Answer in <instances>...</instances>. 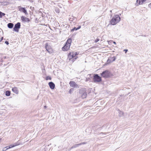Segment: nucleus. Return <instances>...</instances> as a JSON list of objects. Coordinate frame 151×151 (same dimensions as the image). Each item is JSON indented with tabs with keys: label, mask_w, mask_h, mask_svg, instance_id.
Segmentation results:
<instances>
[{
	"label": "nucleus",
	"mask_w": 151,
	"mask_h": 151,
	"mask_svg": "<svg viewBox=\"0 0 151 151\" xmlns=\"http://www.w3.org/2000/svg\"><path fill=\"white\" fill-rule=\"evenodd\" d=\"M46 80H51V78L50 76H47L46 77Z\"/></svg>",
	"instance_id": "obj_23"
},
{
	"label": "nucleus",
	"mask_w": 151,
	"mask_h": 151,
	"mask_svg": "<svg viewBox=\"0 0 151 151\" xmlns=\"http://www.w3.org/2000/svg\"><path fill=\"white\" fill-rule=\"evenodd\" d=\"M8 27L9 28H12L14 26V24L12 23H10L8 24Z\"/></svg>",
	"instance_id": "obj_17"
},
{
	"label": "nucleus",
	"mask_w": 151,
	"mask_h": 151,
	"mask_svg": "<svg viewBox=\"0 0 151 151\" xmlns=\"http://www.w3.org/2000/svg\"><path fill=\"white\" fill-rule=\"evenodd\" d=\"M71 91V90H70L69 91V92H70Z\"/></svg>",
	"instance_id": "obj_39"
},
{
	"label": "nucleus",
	"mask_w": 151,
	"mask_h": 151,
	"mask_svg": "<svg viewBox=\"0 0 151 151\" xmlns=\"http://www.w3.org/2000/svg\"><path fill=\"white\" fill-rule=\"evenodd\" d=\"M120 20V18L118 15H116L110 21V23L112 25H115L119 23Z\"/></svg>",
	"instance_id": "obj_1"
},
{
	"label": "nucleus",
	"mask_w": 151,
	"mask_h": 151,
	"mask_svg": "<svg viewBox=\"0 0 151 151\" xmlns=\"http://www.w3.org/2000/svg\"><path fill=\"white\" fill-rule=\"evenodd\" d=\"M5 15V14L2 12L0 11V18L2 17L3 16H4Z\"/></svg>",
	"instance_id": "obj_22"
},
{
	"label": "nucleus",
	"mask_w": 151,
	"mask_h": 151,
	"mask_svg": "<svg viewBox=\"0 0 151 151\" xmlns=\"http://www.w3.org/2000/svg\"><path fill=\"white\" fill-rule=\"evenodd\" d=\"M69 84L70 86L72 87H78V85L75 82L73 81H70L69 83Z\"/></svg>",
	"instance_id": "obj_10"
},
{
	"label": "nucleus",
	"mask_w": 151,
	"mask_h": 151,
	"mask_svg": "<svg viewBox=\"0 0 151 151\" xmlns=\"http://www.w3.org/2000/svg\"><path fill=\"white\" fill-rule=\"evenodd\" d=\"M21 19L22 21L24 22H29L30 21V20L28 18H27L24 16H22L21 17Z\"/></svg>",
	"instance_id": "obj_11"
},
{
	"label": "nucleus",
	"mask_w": 151,
	"mask_h": 151,
	"mask_svg": "<svg viewBox=\"0 0 151 151\" xmlns=\"http://www.w3.org/2000/svg\"><path fill=\"white\" fill-rule=\"evenodd\" d=\"M111 11H112L111 10L110 11L111 12Z\"/></svg>",
	"instance_id": "obj_43"
},
{
	"label": "nucleus",
	"mask_w": 151,
	"mask_h": 151,
	"mask_svg": "<svg viewBox=\"0 0 151 151\" xmlns=\"http://www.w3.org/2000/svg\"><path fill=\"white\" fill-rule=\"evenodd\" d=\"M119 116H122L123 115V112L120 111H119Z\"/></svg>",
	"instance_id": "obj_21"
},
{
	"label": "nucleus",
	"mask_w": 151,
	"mask_h": 151,
	"mask_svg": "<svg viewBox=\"0 0 151 151\" xmlns=\"http://www.w3.org/2000/svg\"><path fill=\"white\" fill-rule=\"evenodd\" d=\"M79 93L81 97L83 99L86 98L87 93L85 89H81L80 90Z\"/></svg>",
	"instance_id": "obj_5"
},
{
	"label": "nucleus",
	"mask_w": 151,
	"mask_h": 151,
	"mask_svg": "<svg viewBox=\"0 0 151 151\" xmlns=\"http://www.w3.org/2000/svg\"><path fill=\"white\" fill-rule=\"evenodd\" d=\"M71 42L72 40L70 38L68 39L65 45L62 47V50L64 51L68 50L70 48Z\"/></svg>",
	"instance_id": "obj_3"
},
{
	"label": "nucleus",
	"mask_w": 151,
	"mask_h": 151,
	"mask_svg": "<svg viewBox=\"0 0 151 151\" xmlns=\"http://www.w3.org/2000/svg\"><path fill=\"white\" fill-rule=\"evenodd\" d=\"M19 145V144H18L17 143H16L14 144L13 145H10L9 146V148H12V147H14L15 146H17L18 145Z\"/></svg>",
	"instance_id": "obj_16"
},
{
	"label": "nucleus",
	"mask_w": 151,
	"mask_h": 151,
	"mask_svg": "<svg viewBox=\"0 0 151 151\" xmlns=\"http://www.w3.org/2000/svg\"><path fill=\"white\" fill-rule=\"evenodd\" d=\"M65 25H67V24H65Z\"/></svg>",
	"instance_id": "obj_42"
},
{
	"label": "nucleus",
	"mask_w": 151,
	"mask_h": 151,
	"mask_svg": "<svg viewBox=\"0 0 151 151\" xmlns=\"http://www.w3.org/2000/svg\"><path fill=\"white\" fill-rule=\"evenodd\" d=\"M61 5H62L61 4H60V5H58V6H59V7H60V8H62V7H61Z\"/></svg>",
	"instance_id": "obj_32"
},
{
	"label": "nucleus",
	"mask_w": 151,
	"mask_h": 151,
	"mask_svg": "<svg viewBox=\"0 0 151 151\" xmlns=\"http://www.w3.org/2000/svg\"><path fill=\"white\" fill-rule=\"evenodd\" d=\"M71 91V90H70L69 91V92H70Z\"/></svg>",
	"instance_id": "obj_37"
},
{
	"label": "nucleus",
	"mask_w": 151,
	"mask_h": 151,
	"mask_svg": "<svg viewBox=\"0 0 151 151\" xmlns=\"http://www.w3.org/2000/svg\"><path fill=\"white\" fill-rule=\"evenodd\" d=\"M93 80L95 83H98L101 81V78L98 74H96L93 76Z\"/></svg>",
	"instance_id": "obj_6"
},
{
	"label": "nucleus",
	"mask_w": 151,
	"mask_h": 151,
	"mask_svg": "<svg viewBox=\"0 0 151 151\" xmlns=\"http://www.w3.org/2000/svg\"><path fill=\"white\" fill-rule=\"evenodd\" d=\"M81 27V26H79L77 28H76L75 27H74L73 29H72L71 30V31H73L75 30H78V29H80Z\"/></svg>",
	"instance_id": "obj_19"
},
{
	"label": "nucleus",
	"mask_w": 151,
	"mask_h": 151,
	"mask_svg": "<svg viewBox=\"0 0 151 151\" xmlns=\"http://www.w3.org/2000/svg\"><path fill=\"white\" fill-rule=\"evenodd\" d=\"M146 0H137V5H141L143 4Z\"/></svg>",
	"instance_id": "obj_12"
},
{
	"label": "nucleus",
	"mask_w": 151,
	"mask_h": 151,
	"mask_svg": "<svg viewBox=\"0 0 151 151\" xmlns=\"http://www.w3.org/2000/svg\"><path fill=\"white\" fill-rule=\"evenodd\" d=\"M5 150H6L9 149H10V148H9V146H6V147H4V149H5Z\"/></svg>",
	"instance_id": "obj_26"
},
{
	"label": "nucleus",
	"mask_w": 151,
	"mask_h": 151,
	"mask_svg": "<svg viewBox=\"0 0 151 151\" xmlns=\"http://www.w3.org/2000/svg\"><path fill=\"white\" fill-rule=\"evenodd\" d=\"M48 84L51 89H54L55 87V84L52 82H50Z\"/></svg>",
	"instance_id": "obj_14"
},
{
	"label": "nucleus",
	"mask_w": 151,
	"mask_h": 151,
	"mask_svg": "<svg viewBox=\"0 0 151 151\" xmlns=\"http://www.w3.org/2000/svg\"><path fill=\"white\" fill-rule=\"evenodd\" d=\"M86 22H87V21H85L84 23V24H85V23L87 24H87H88V22L87 23Z\"/></svg>",
	"instance_id": "obj_34"
},
{
	"label": "nucleus",
	"mask_w": 151,
	"mask_h": 151,
	"mask_svg": "<svg viewBox=\"0 0 151 151\" xmlns=\"http://www.w3.org/2000/svg\"><path fill=\"white\" fill-rule=\"evenodd\" d=\"M55 12L57 13H59L60 12V10L58 8H56L55 9Z\"/></svg>",
	"instance_id": "obj_24"
},
{
	"label": "nucleus",
	"mask_w": 151,
	"mask_h": 151,
	"mask_svg": "<svg viewBox=\"0 0 151 151\" xmlns=\"http://www.w3.org/2000/svg\"><path fill=\"white\" fill-rule=\"evenodd\" d=\"M78 52H70L68 55V58L70 60L72 58H73V61H75L77 58L78 57L76 56L78 54Z\"/></svg>",
	"instance_id": "obj_2"
},
{
	"label": "nucleus",
	"mask_w": 151,
	"mask_h": 151,
	"mask_svg": "<svg viewBox=\"0 0 151 151\" xmlns=\"http://www.w3.org/2000/svg\"><path fill=\"white\" fill-rule=\"evenodd\" d=\"M71 91V90H70L69 91V92H70Z\"/></svg>",
	"instance_id": "obj_40"
},
{
	"label": "nucleus",
	"mask_w": 151,
	"mask_h": 151,
	"mask_svg": "<svg viewBox=\"0 0 151 151\" xmlns=\"http://www.w3.org/2000/svg\"><path fill=\"white\" fill-rule=\"evenodd\" d=\"M20 22H18L17 24H16L13 28L14 31L18 32V29L20 27Z\"/></svg>",
	"instance_id": "obj_8"
},
{
	"label": "nucleus",
	"mask_w": 151,
	"mask_h": 151,
	"mask_svg": "<svg viewBox=\"0 0 151 151\" xmlns=\"http://www.w3.org/2000/svg\"><path fill=\"white\" fill-rule=\"evenodd\" d=\"M19 10L21 12L24 13L25 14H27V10L25 9V8L22 7L21 6L19 7Z\"/></svg>",
	"instance_id": "obj_9"
},
{
	"label": "nucleus",
	"mask_w": 151,
	"mask_h": 151,
	"mask_svg": "<svg viewBox=\"0 0 151 151\" xmlns=\"http://www.w3.org/2000/svg\"><path fill=\"white\" fill-rule=\"evenodd\" d=\"M148 7L149 8H150V9H151V3H150L149 5H148Z\"/></svg>",
	"instance_id": "obj_28"
},
{
	"label": "nucleus",
	"mask_w": 151,
	"mask_h": 151,
	"mask_svg": "<svg viewBox=\"0 0 151 151\" xmlns=\"http://www.w3.org/2000/svg\"><path fill=\"white\" fill-rule=\"evenodd\" d=\"M81 145V144H75L73 145L72 147H71V149L73 148H76L77 147H78L79 146Z\"/></svg>",
	"instance_id": "obj_18"
},
{
	"label": "nucleus",
	"mask_w": 151,
	"mask_h": 151,
	"mask_svg": "<svg viewBox=\"0 0 151 151\" xmlns=\"http://www.w3.org/2000/svg\"><path fill=\"white\" fill-rule=\"evenodd\" d=\"M71 91V90H70L69 91V92H70Z\"/></svg>",
	"instance_id": "obj_38"
},
{
	"label": "nucleus",
	"mask_w": 151,
	"mask_h": 151,
	"mask_svg": "<svg viewBox=\"0 0 151 151\" xmlns=\"http://www.w3.org/2000/svg\"><path fill=\"white\" fill-rule=\"evenodd\" d=\"M113 42V43H114V44H116V42H115L114 41V42Z\"/></svg>",
	"instance_id": "obj_35"
},
{
	"label": "nucleus",
	"mask_w": 151,
	"mask_h": 151,
	"mask_svg": "<svg viewBox=\"0 0 151 151\" xmlns=\"http://www.w3.org/2000/svg\"><path fill=\"white\" fill-rule=\"evenodd\" d=\"M12 91L14 93L16 94H18L19 93L17 87H15L13 88H12Z\"/></svg>",
	"instance_id": "obj_15"
},
{
	"label": "nucleus",
	"mask_w": 151,
	"mask_h": 151,
	"mask_svg": "<svg viewBox=\"0 0 151 151\" xmlns=\"http://www.w3.org/2000/svg\"><path fill=\"white\" fill-rule=\"evenodd\" d=\"M101 75L104 78H108L111 76V73L109 71L106 70L102 72L101 74Z\"/></svg>",
	"instance_id": "obj_4"
},
{
	"label": "nucleus",
	"mask_w": 151,
	"mask_h": 151,
	"mask_svg": "<svg viewBox=\"0 0 151 151\" xmlns=\"http://www.w3.org/2000/svg\"><path fill=\"white\" fill-rule=\"evenodd\" d=\"M3 37H2L1 38L0 42H1V41L3 40Z\"/></svg>",
	"instance_id": "obj_33"
},
{
	"label": "nucleus",
	"mask_w": 151,
	"mask_h": 151,
	"mask_svg": "<svg viewBox=\"0 0 151 151\" xmlns=\"http://www.w3.org/2000/svg\"><path fill=\"white\" fill-rule=\"evenodd\" d=\"M46 106H45V107L46 108Z\"/></svg>",
	"instance_id": "obj_41"
},
{
	"label": "nucleus",
	"mask_w": 151,
	"mask_h": 151,
	"mask_svg": "<svg viewBox=\"0 0 151 151\" xmlns=\"http://www.w3.org/2000/svg\"><path fill=\"white\" fill-rule=\"evenodd\" d=\"M124 51H125V53H126L128 51V50H126V49H125V50H124Z\"/></svg>",
	"instance_id": "obj_30"
},
{
	"label": "nucleus",
	"mask_w": 151,
	"mask_h": 151,
	"mask_svg": "<svg viewBox=\"0 0 151 151\" xmlns=\"http://www.w3.org/2000/svg\"><path fill=\"white\" fill-rule=\"evenodd\" d=\"M113 42V41L112 40H111V41H108V43L109 44V43H111V42Z\"/></svg>",
	"instance_id": "obj_31"
},
{
	"label": "nucleus",
	"mask_w": 151,
	"mask_h": 151,
	"mask_svg": "<svg viewBox=\"0 0 151 151\" xmlns=\"http://www.w3.org/2000/svg\"><path fill=\"white\" fill-rule=\"evenodd\" d=\"M5 43H6L7 45H8L9 44V42L8 41H5Z\"/></svg>",
	"instance_id": "obj_29"
},
{
	"label": "nucleus",
	"mask_w": 151,
	"mask_h": 151,
	"mask_svg": "<svg viewBox=\"0 0 151 151\" xmlns=\"http://www.w3.org/2000/svg\"><path fill=\"white\" fill-rule=\"evenodd\" d=\"M99 40V39L98 38H97L94 41L95 43H96Z\"/></svg>",
	"instance_id": "obj_25"
},
{
	"label": "nucleus",
	"mask_w": 151,
	"mask_h": 151,
	"mask_svg": "<svg viewBox=\"0 0 151 151\" xmlns=\"http://www.w3.org/2000/svg\"><path fill=\"white\" fill-rule=\"evenodd\" d=\"M5 149H3V151H6V150H5Z\"/></svg>",
	"instance_id": "obj_36"
},
{
	"label": "nucleus",
	"mask_w": 151,
	"mask_h": 151,
	"mask_svg": "<svg viewBox=\"0 0 151 151\" xmlns=\"http://www.w3.org/2000/svg\"><path fill=\"white\" fill-rule=\"evenodd\" d=\"M86 144V142H83L82 143H80V144H81V145H82L85 144Z\"/></svg>",
	"instance_id": "obj_27"
},
{
	"label": "nucleus",
	"mask_w": 151,
	"mask_h": 151,
	"mask_svg": "<svg viewBox=\"0 0 151 151\" xmlns=\"http://www.w3.org/2000/svg\"><path fill=\"white\" fill-rule=\"evenodd\" d=\"M116 59V57H113L111 58H109L108 59L107 62H108V63H110L111 62H112L113 61H114Z\"/></svg>",
	"instance_id": "obj_13"
},
{
	"label": "nucleus",
	"mask_w": 151,
	"mask_h": 151,
	"mask_svg": "<svg viewBox=\"0 0 151 151\" xmlns=\"http://www.w3.org/2000/svg\"><path fill=\"white\" fill-rule=\"evenodd\" d=\"M45 47L46 50L50 54L52 53L53 52V50L51 46L49 45H48L47 43L46 44Z\"/></svg>",
	"instance_id": "obj_7"
},
{
	"label": "nucleus",
	"mask_w": 151,
	"mask_h": 151,
	"mask_svg": "<svg viewBox=\"0 0 151 151\" xmlns=\"http://www.w3.org/2000/svg\"><path fill=\"white\" fill-rule=\"evenodd\" d=\"M10 92L9 91H7L6 92V95L7 96H9L10 95Z\"/></svg>",
	"instance_id": "obj_20"
}]
</instances>
